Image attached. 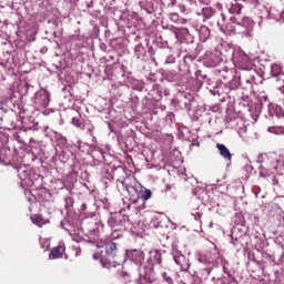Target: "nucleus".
Returning <instances> with one entry per match:
<instances>
[{"label": "nucleus", "mask_w": 284, "mask_h": 284, "mask_svg": "<svg viewBox=\"0 0 284 284\" xmlns=\"http://www.w3.org/2000/svg\"><path fill=\"white\" fill-rule=\"evenodd\" d=\"M271 74L272 77H281V74H283V68L278 64H273L271 68Z\"/></svg>", "instance_id": "7"}, {"label": "nucleus", "mask_w": 284, "mask_h": 284, "mask_svg": "<svg viewBox=\"0 0 284 284\" xmlns=\"http://www.w3.org/2000/svg\"><path fill=\"white\" fill-rule=\"evenodd\" d=\"M93 258H98V256H97V255H93Z\"/></svg>", "instance_id": "23"}, {"label": "nucleus", "mask_w": 284, "mask_h": 284, "mask_svg": "<svg viewBox=\"0 0 284 284\" xmlns=\"http://www.w3.org/2000/svg\"><path fill=\"white\" fill-rule=\"evenodd\" d=\"M122 185H123V187H125L126 191L130 190V185H128V183L122 182Z\"/></svg>", "instance_id": "17"}, {"label": "nucleus", "mask_w": 284, "mask_h": 284, "mask_svg": "<svg viewBox=\"0 0 284 284\" xmlns=\"http://www.w3.org/2000/svg\"><path fill=\"white\" fill-rule=\"evenodd\" d=\"M81 210H88V205L87 204H82Z\"/></svg>", "instance_id": "18"}, {"label": "nucleus", "mask_w": 284, "mask_h": 284, "mask_svg": "<svg viewBox=\"0 0 284 284\" xmlns=\"http://www.w3.org/2000/svg\"><path fill=\"white\" fill-rule=\"evenodd\" d=\"M216 148H217L221 156L223 159H225V161H232V153L230 152V149H227V146H225V144L217 143Z\"/></svg>", "instance_id": "4"}, {"label": "nucleus", "mask_w": 284, "mask_h": 284, "mask_svg": "<svg viewBox=\"0 0 284 284\" xmlns=\"http://www.w3.org/2000/svg\"><path fill=\"white\" fill-rule=\"evenodd\" d=\"M72 125H75V128H80V130H83L85 128V124H83V121L81 120V115L72 118Z\"/></svg>", "instance_id": "8"}, {"label": "nucleus", "mask_w": 284, "mask_h": 284, "mask_svg": "<svg viewBox=\"0 0 284 284\" xmlns=\"http://www.w3.org/2000/svg\"><path fill=\"white\" fill-rule=\"evenodd\" d=\"M171 19L172 21H179V13H172Z\"/></svg>", "instance_id": "16"}, {"label": "nucleus", "mask_w": 284, "mask_h": 284, "mask_svg": "<svg viewBox=\"0 0 284 284\" xmlns=\"http://www.w3.org/2000/svg\"><path fill=\"white\" fill-rule=\"evenodd\" d=\"M276 116H277V119H284V111H283V109H277L276 110Z\"/></svg>", "instance_id": "15"}, {"label": "nucleus", "mask_w": 284, "mask_h": 284, "mask_svg": "<svg viewBox=\"0 0 284 284\" xmlns=\"http://www.w3.org/2000/svg\"><path fill=\"white\" fill-rule=\"evenodd\" d=\"M153 258H154V265H161V254H159V253H154V256H153Z\"/></svg>", "instance_id": "14"}, {"label": "nucleus", "mask_w": 284, "mask_h": 284, "mask_svg": "<svg viewBox=\"0 0 284 284\" xmlns=\"http://www.w3.org/2000/svg\"><path fill=\"white\" fill-rule=\"evenodd\" d=\"M116 243L108 242L105 244V256L101 257L100 262L102 263L103 267H116L118 263L116 260Z\"/></svg>", "instance_id": "1"}, {"label": "nucleus", "mask_w": 284, "mask_h": 284, "mask_svg": "<svg viewBox=\"0 0 284 284\" xmlns=\"http://www.w3.org/2000/svg\"><path fill=\"white\" fill-rule=\"evenodd\" d=\"M181 23H187V20L182 19V20H181Z\"/></svg>", "instance_id": "20"}, {"label": "nucleus", "mask_w": 284, "mask_h": 284, "mask_svg": "<svg viewBox=\"0 0 284 284\" xmlns=\"http://www.w3.org/2000/svg\"><path fill=\"white\" fill-rule=\"evenodd\" d=\"M178 32L182 34L183 37H187L190 34V29L187 28H180L178 29Z\"/></svg>", "instance_id": "12"}, {"label": "nucleus", "mask_w": 284, "mask_h": 284, "mask_svg": "<svg viewBox=\"0 0 284 284\" xmlns=\"http://www.w3.org/2000/svg\"><path fill=\"white\" fill-rule=\"evenodd\" d=\"M174 261L176 265H180L182 272H187V270H190V263L185 260V256L174 257Z\"/></svg>", "instance_id": "6"}, {"label": "nucleus", "mask_w": 284, "mask_h": 284, "mask_svg": "<svg viewBox=\"0 0 284 284\" xmlns=\"http://www.w3.org/2000/svg\"><path fill=\"white\" fill-rule=\"evenodd\" d=\"M65 201H67V203H72V197H68V199H65Z\"/></svg>", "instance_id": "19"}, {"label": "nucleus", "mask_w": 284, "mask_h": 284, "mask_svg": "<svg viewBox=\"0 0 284 284\" xmlns=\"http://www.w3.org/2000/svg\"><path fill=\"white\" fill-rule=\"evenodd\" d=\"M150 199H152V191L145 189L144 191L141 192L142 201H150Z\"/></svg>", "instance_id": "11"}, {"label": "nucleus", "mask_w": 284, "mask_h": 284, "mask_svg": "<svg viewBox=\"0 0 284 284\" xmlns=\"http://www.w3.org/2000/svg\"><path fill=\"white\" fill-rule=\"evenodd\" d=\"M144 262L145 254L143 253V251L133 250V263H135V265H143Z\"/></svg>", "instance_id": "5"}, {"label": "nucleus", "mask_w": 284, "mask_h": 284, "mask_svg": "<svg viewBox=\"0 0 284 284\" xmlns=\"http://www.w3.org/2000/svg\"><path fill=\"white\" fill-rule=\"evenodd\" d=\"M63 254H65L64 245L54 246L49 253V260L54 261L57 258H63Z\"/></svg>", "instance_id": "3"}, {"label": "nucleus", "mask_w": 284, "mask_h": 284, "mask_svg": "<svg viewBox=\"0 0 284 284\" xmlns=\"http://www.w3.org/2000/svg\"><path fill=\"white\" fill-rule=\"evenodd\" d=\"M222 17H223V21H225V16H224V14H222Z\"/></svg>", "instance_id": "22"}, {"label": "nucleus", "mask_w": 284, "mask_h": 284, "mask_svg": "<svg viewBox=\"0 0 284 284\" xmlns=\"http://www.w3.org/2000/svg\"><path fill=\"white\" fill-rule=\"evenodd\" d=\"M31 221H32V223H34V225H39V224L43 223V215L33 214V215H31Z\"/></svg>", "instance_id": "10"}, {"label": "nucleus", "mask_w": 284, "mask_h": 284, "mask_svg": "<svg viewBox=\"0 0 284 284\" xmlns=\"http://www.w3.org/2000/svg\"><path fill=\"white\" fill-rule=\"evenodd\" d=\"M233 245H236V241H232Z\"/></svg>", "instance_id": "21"}, {"label": "nucleus", "mask_w": 284, "mask_h": 284, "mask_svg": "<svg viewBox=\"0 0 284 284\" xmlns=\"http://www.w3.org/2000/svg\"><path fill=\"white\" fill-rule=\"evenodd\" d=\"M283 166L281 155L276 153H267L262 158V170H278Z\"/></svg>", "instance_id": "2"}, {"label": "nucleus", "mask_w": 284, "mask_h": 284, "mask_svg": "<svg viewBox=\"0 0 284 284\" xmlns=\"http://www.w3.org/2000/svg\"><path fill=\"white\" fill-rule=\"evenodd\" d=\"M267 132H271V134H284V128L283 126H270L267 129Z\"/></svg>", "instance_id": "9"}, {"label": "nucleus", "mask_w": 284, "mask_h": 284, "mask_svg": "<svg viewBox=\"0 0 284 284\" xmlns=\"http://www.w3.org/2000/svg\"><path fill=\"white\" fill-rule=\"evenodd\" d=\"M162 277H163V280L165 281V283H168V284H174V280H172V277H170V276L168 275V273H163V274H162Z\"/></svg>", "instance_id": "13"}]
</instances>
